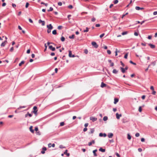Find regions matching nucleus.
I'll list each match as a JSON object with an SVG mask.
<instances>
[{
	"label": "nucleus",
	"mask_w": 157,
	"mask_h": 157,
	"mask_svg": "<svg viewBox=\"0 0 157 157\" xmlns=\"http://www.w3.org/2000/svg\"><path fill=\"white\" fill-rule=\"evenodd\" d=\"M68 7L70 9H72L73 7V6L71 5H70L69 6H68Z\"/></svg>",
	"instance_id": "a18cd8bd"
},
{
	"label": "nucleus",
	"mask_w": 157,
	"mask_h": 157,
	"mask_svg": "<svg viewBox=\"0 0 157 157\" xmlns=\"http://www.w3.org/2000/svg\"><path fill=\"white\" fill-rule=\"evenodd\" d=\"M12 6L13 8L15 7L16 6V4L14 3L12 4Z\"/></svg>",
	"instance_id": "e2e57ef3"
},
{
	"label": "nucleus",
	"mask_w": 157,
	"mask_h": 157,
	"mask_svg": "<svg viewBox=\"0 0 157 157\" xmlns=\"http://www.w3.org/2000/svg\"><path fill=\"white\" fill-rule=\"evenodd\" d=\"M156 63V61H154V62H152L151 63V64L153 65V66H154L155 65Z\"/></svg>",
	"instance_id": "7c9ffc66"
},
{
	"label": "nucleus",
	"mask_w": 157,
	"mask_h": 157,
	"mask_svg": "<svg viewBox=\"0 0 157 157\" xmlns=\"http://www.w3.org/2000/svg\"><path fill=\"white\" fill-rule=\"evenodd\" d=\"M37 107L36 106H35L33 108V109L34 110L33 111V113L35 114H36L37 112Z\"/></svg>",
	"instance_id": "f03ea898"
},
{
	"label": "nucleus",
	"mask_w": 157,
	"mask_h": 157,
	"mask_svg": "<svg viewBox=\"0 0 157 157\" xmlns=\"http://www.w3.org/2000/svg\"><path fill=\"white\" fill-rule=\"evenodd\" d=\"M94 132V128H91L90 132H89V133H93Z\"/></svg>",
	"instance_id": "4be33fe9"
},
{
	"label": "nucleus",
	"mask_w": 157,
	"mask_h": 157,
	"mask_svg": "<svg viewBox=\"0 0 157 157\" xmlns=\"http://www.w3.org/2000/svg\"><path fill=\"white\" fill-rule=\"evenodd\" d=\"M118 71L116 69H114L113 71V73L114 74H117V73Z\"/></svg>",
	"instance_id": "412c9836"
},
{
	"label": "nucleus",
	"mask_w": 157,
	"mask_h": 157,
	"mask_svg": "<svg viewBox=\"0 0 157 157\" xmlns=\"http://www.w3.org/2000/svg\"><path fill=\"white\" fill-rule=\"evenodd\" d=\"M13 47H12L10 49V51L11 52H12L13 51Z\"/></svg>",
	"instance_id": "4d7b16f0"
},
{
	"label": "nucleus",
	"mask_w": 157,
	"mask_h": 157,
	"mask_svg": "<svg viewBox=\"0 0 157 157\" xmlns=\"http://www.w3.org/2000/svg\"><path fill=\"white\" fill-rule=\"evenodd\" d=\"M69 56L70 57H75L74 55L72 54V52L71 51H69Z\"/></svg>",
	"instance_id": "7ed1b4c3"
},
{
	"label": "nucleus",
	"mask_w": 157,
	"mask_h": 157,
	"mask_svg": "<svg viewBox=\"0 0 157 157\" xmlns=\"http://www.w3.org/2000/svg\"><path fill=\"white\" fill-rule=\"evenodd\" d=\"M47 150V148L45 147H44L42 148V151H41V153L42 154L45 153V151Z\"/></svg>",
	"instance_id": "20e7f679"
},
{
	"label": "nucleus",
	"mask_w": 157,
	"mask_h": 157,
	"mask_svg": "<svg viewBox=\"0 0 157 157\" xmlns=\"http://www.w3.org/2000/svg\"><path fill=\"white\" fill-rule=\"evenodd\" d=\"M106 86V84L104 83L103 82H102L101 83V87L102 88H103L104 87H105Z\"/></svg>",
	"instance_id": "4468645a"
},
{
	"label": "nucleus",
	"mask_w": 157,
	"mask_h": 157,
	"mask_svg": "<svg viewBox=\"0 0 157 157\" xmlns=\"http://www.w3.org/2000/svg\"><path fill=\"white\" fill-rule=\"evenodd\" d=\"M107 136L106 134L105 133H100L99 134V136L100 137L104 136L105 137Z\"/></svg>",
	"instance_id": "6e6552de"
},
{
	"label": "nucleus",
	"mask_w": 157,
	"mask_h": 157,
	"mask_svg": "<svg viewBox=\"0 0 157 157\" xmlns=\"http://www.w3.org/2000/svg\"><path fill=\"white\" fill-rule=\"evenodd\" d=\"M118 0H115L113 1V3L114 4H117L118 3Z\"/></svg>",
	"instance_id": "e433bc0d"
},
{
	"label": "nucleus",
	"mask_w": 157,
	"mask_h": 157,
	"mask_svg": "<svg viewBox=\"0 0 157 157\" xmlns=\"http://www.w3.org/2000/svg\"><path fill=\"white\" fill-rule=\"evenodd\" d=\"M58 4L59 6H61L62 5V3L61 2H58Z\"/></svg>",
	"instance_id": "5fc2aeb1"
},
{
	"label": "nucleus",
	"mask_w": 157,
	"mask_h": 157,
	"mask_svg": "<svg viewBox=\"0 0 157 157\" xmlns=\"http://www.w3.org/2000/svg\"><path fill=\"white\" fill-rule=\"evenodd\" d=\"M134 34L136 36H137L138 35V33L136 32H135L134 33Z\"/></svg>",
	"instance_id": "69168bd1"
},
{
	"label": "nucleus",
	"mask_w": 157,
	"mask_h": 157,
	"mask_svg": "<svg viewBox=\"0 0 157 157\" xmlns=\"http://www.w3.org/2000/svg\"><path fill=\"white\" fill-rule=\"evenodd\" d=\"M141 141L142 142H144L145 141V139L144 138H142L141 139Z\"/></svg>",
	"instance_id": "338daca9"
},
{
	"label": "nucleus",
	"mask_w": 157,
	"mask_h": 157,
	"mask_svg": "<svg viewBox=\"0 0 157 157\" xmlns=\"http://www.w3.org/2000/svg\"><path fill=\"white\" fill-rule=\"evenodd\" d=\"M71 16V15L69 14L67 16V18L69 20L70 19V17Z\"/></svg>",
	"instance_id": "6e6d98bb"
},
{
	"label": "nucleus",
	"mask_w": 157,
	"mask_h": 157,
	"mask_svg": "<svg viewBox=\"0 0 157 157\" xmlns=\"http://www.w3.org/2000/svg\"><path fill=\"white\" fill-rule=\"evenodd\" d=\"M120 63L123 66V67H124V63H123V62L122 61H121Z\"/></svg>",
	"instance_id": "bf43d9fd"
},
{
	"label": "nucleus",
	"mask_w": 157,
	"mask_h": 157,
	"mask_svg": "<svg viewBox=\"0 0 157 157\" xmlns=\"http://www.w3.org/2000/svg\"><path fill=\"white\" fill-rule=\"evenodd\" d=\"M120 69L121 70V72L123 73H124L125 72V69L122 67H120Z\"/></svg>",
	"instance_id": "f3484780"
},
{
	"label": "nucleus",
	"mask_w": 157,
	"mask_h": 157,
	"mask_svg": "<svg viewBox=\"0 0 157 157\" xmlns=\"http://www.w3.org/2000/svg\"><path fill=\"white\" fill-rule=\"evenodd\" d=\"M88 125V123H86L84 124V126L86 128Z\"/></svg>",
	"instance_id": "0e129e2a"
},
{
	"label": "nucleus",
	"mask_w": 157,
	"mask_h": 157,
	"mask_svg": "<svg viewBox=\"0 0 157 157\" xmlns=\"http://www.w3.org/2000/svg\"><path fill=\"white\" fill-rule=\"evenodd\" d=\"M128 14V13H127L125 14H123L122 15V17L121 18H123L125 15H127Z\"/></svg>",
	"instance_id": "603ef678"
},
{
	"label": "nucleus",
	"mask_w": 157,
	"mask_h": 157,
	"mask_svg": "<svg viewBox=\"0 0 157 157\" xmlns=\"http://www.w3.org/2000/svg\"><path fill=\"white\" fill-rule=\"evenodd\" d=\"M153 14L154 15H156L157 14V11H155L153 12Z\"/></svg>",
	"instance_id": "774afa93"
},
{
	"label": "nucleus",
	"mask_w": 157,
	"mask_h": 157,
	"mask_svg": "<svg viewBox=\"0 0 157 157\" xmlns=\"http://www.w3.org/2000/svg\"><path fill=\"white\" fill-rule=\"evenodd\" d=\"M151 37H152L151 36V35L148 36V39L149 40H151Z\"/></svg>",
	"instance_id": "13d9d810"
},
{
	"label": "nucleus",
	"mask_w": 157,
	"mask_h": 157,
	"mask_svg": "<svg viewBox=\"0 0 157 157\" xmlns=\"http://www.w3.org/2000/svg\"><path fill=\"white\" fill-rule=\"evenodd\" d=\"M63 28V26L61 25H60L58 26V29L59 30L61 29L62 28Z\"/></svg>",
	"instance_id": "c9c22d12"
},
{
	"label": "nucleus",
	"mask_w": 157,
	"mask_h": 157,
	"mask_svg": "<svg viewBox=\"0 0 157 157\" xmlns=\"http://www.w3.org/2000/svg\"><path fill=\"white\" fill-rule=\"evenodd\" d=\"M52 33L53 35H56L57 34V32L56 30H54L52 32Z\"/></svg>",
	"instance_id": "bb28decb"
},
{
	"label": "nucleus",
	"mask_w": 157,
	"mask_h": 157,
	"mask_svg": "<svg viewBox=\"0 0 157 157\" xmlns=\"http://www.w3.org/2000/svg\"><path fill=\"white\" fill-rule=\"evenodd\" d=\"M97 151V149H95L93 151V152L94 154V156H97V154L96 153V152Z\"/></svg>",
	"instance_id": "2eb2a0df"
},
{
	"label": "nucleus",
	"mask_w": 157,
	"mask_h": 157,
	"mask_svg": "<svg viewBox=\"0 0 157 157\" xmlns=\"http://www.w3.org/2000/svg\"><path fill=\"white\" fill-rule=\"evenodd\" d=\"M91 44L95 48H97L98 47V45L95 42H92L91 43Z\"/></svg>",
	"instance_id": "f257e3e1"
},
{
	"label": "nucleus",
	"mask_w": 157,
	"mask_h": 157,
	"mask_svg": "<svg viewBox=\"0 0 157 157\" xmlns=\"http://www.w3.org/2000/svg\"><path fill=\"white\" fill-rule=\"evenodd\" d=\"M29 129L33 133L34 132V130L33 129V126H31L29 128Z\"/></svg>",
	"instance_id": "b1692460"
},
{
	"label": "nucleus",
	"mask_w": 157,
	"mask_h": 157,
	"mask_svg": "<svg viewBox=\"0 0 157 157\" xmlns=\"http://www.w3.org/2000/svg\"><path fill=\"white\" fill-rule=\"evenodd\" d=\"M108 120V117L107 116H105L103 118V120L104 121H106Z\"/></svg>",
	"instance_id": "cd10ccee"
},
{
	"label": "nucleus",
	"mask_w": 157,
	"mask_h": 157,
	"mask_svg": "<svg viewBox=\"0 0 157 157\" xmlns=\"http://www.w3.org/2000/svg\"><path fill=\"white\" fill-rule=\"evenodd\" d=\"M127 33H128L127 32L125 31V32H123V33H122V35H124L127 34Z\"/></svg>",
	"instance_id": "f704fd0d"
},
{
	"label": "nucleus",
	"mask_w": 157,
	"mask_h": 157,
	"mask_svg": "<svg viewBox=\"0 0 157 157\" xmlns=\"http://www.w3.org/2000/svg\"><path fill=\"white\" fill-rule=\"evenodd\" d=\"M44 47H45V49H44V52H45L46 50L47 49V45H46V44H44Z\"/></svg>",
	"instance_id": "37998d69"
},
{
	"label": "nucleus",
	"mask_w": 157,
	"mask_h": 157,
	"mask_svg": "<svg viewBox=\"0 0 157 157\" xmlns=\"http://www.w3.org/2000/svg\"><path fill=\"white\" fill-rule=\"evenodd\" d=\"M99 151H101L102 152H105V149H103L101 147L99 149Z\"/></svg>",
	"instance_id": "aec40b11"
},
{
	"label": "nucleus",
	"mask_w": 157,
	"mask_h": 157,
	"mask_svg": "<svg viewBox=\"0 0 157 157\" xmlns=\"http://www.w3.org/2000/svg\"><path fill=\"white\" fill-rule=\"evenodd\" d=\"M26 107L25 106H20L19 108H17V109H21V108H25Z\"/></svg>",
	"instance_id": "c85d7f7f"
},
{
	"label": "nucleus",
	"mask_w": 157,
	"mask_h": 157,
	"mask_svg": "<svg viewBox=\"0 0 157 157\" xmlns=\"http://www.w3.org/2000/svg\"><path fill=\"white\" fill-rule=\"evenodd\" d=\"M119 52V51H118L117 49L116 48V51H115V56H117V52Z\"/></svg>",
	"instance_id": "58836bf2"
},
{
	"label": "nucleus",
	"mask_w": 157,
	"mask_h": 157,
	"mask_svg": "<svg viewBox=\"0 0 157 157\" xmlns=\"http://www.w3.org/2000/svg\"><path fill=\"white\" fill-rule=\"evenodd\" d=\"M140 136V134L139 133H136L135 134V136L136 137H138Z\"/></svg>",
	"instance_id": "09e8293b"
},
{
	"label": "nucleus",
	"mask_w": 157,
	"mask_h": 157,
	"mask_svg": "<svg viewBox=\"0 0 157 157\" xmlns=\"http://www.w3.org/2000/svg\"><path fill=\"white\" fill-rule=\"evenodd\" d=\"M38 22H39V23H42V26L44 25L45 24V21H43L41 20V19H40L39 20Z\"/></svg>",
	"instance_id": "423d86ee"
},
{
	"label": "nucleus",
	"mask_w": 157,
	"mask_h": 157,
	"mask_svg": "<svg viewBox=\"0 0 157 157\" xmlns=\"http://www.w3.org/2000/svg\"><path fill=\"white\" fill-rule=\"evenodd\" d=\"M95 143L94 140H92L91 142H90L88 143V145L90 146L92 145V144H94Z\"/></svg>",
	"instance_id": "dca6fc26"
},
{
	"label": "nucleus",
	"mask_w": 157,
	"mask_h": 157,
	"mask_svg": "<svg viewBox=\"0 0 157 157\" xmlns=\"http://www.w3.org/2000/svg\"><path fill=\"white\" fill-rule=\"evenodd\" d=\"M89 29V28H88V27H86V29H85V30H84L83 31V32H84V33L87 32H88Z\"/></svg>",
	"instance_id": "5701e85b"
},
{
	"label": "nucleus",
	"mask_w": 157,
	"mask_h": 157,
	"mask_svg": "<svg viewBox=\"0 0 157 157\" xmlns=\"http://www.w3.org/2000/svg\"><path fill=\"white\" fill-rule=\"evenodd\" d=\"M90 119L93 122H94L97 120V118L95 117H90Z\"/></svg>",
	"instance_id": "39448f33"
},
{
	"label": "nucleus",
	"mask_w": 157,
	"mask_h": 157,
	"mask_svg": "<svg viewBox=\"0 0 157 157\" xmlns=\"http://www.w3.org/2000/svg\"><path fill=\"white\" fill-rule=\"evenodd\" d=\"M135 9L137 10H142L144 9V8H141L139 6H136L135 7Z\"/></svg>",
	"instance_id": "f8f14e48"
},
{
	"label": "nucleus",
	"mask_w": 157,
	"mask_h": 157,
	"mask_svg": "<svg viewBox=\"0 0 157 157\" xmlns=\"http://www.w3.org/2000/svg\"><path fill=\"white\" fill-rule=\"evenodd\" d=\"M75 36L74 34H73L71 36H69V38L70 39H74V38Z\"/></svg>",
	"instance_id": "393cba45"
},
{
	"label": "nucleus",
	"mask_w": 157,
	"mask_h": 157,
	"mask_svg": "<svg viewBox=\"0 0 157 157\" xmlns=\"http://www.w3.org/2000/svg\"><path fill=\"white\" fill-rule=\"evenodd\" d=\"M59 147L60 148H65V147H64L63 145H61L59 146Z\"/></svg>",
	"instance_id": "864d4df0"
},
{
	"label": "nucleus",
	"mask_w": 157,
	"mask_h": 157,
	"mask_svg": "<svg viewBox=\"0 0 157 157\" xmlns=\"http://www.w3.org/2000/svg\"><path fill=\"white\" fill-rule=\"evenodd\" d=\"M139 111L140 112H141L142 111V109L141 106H140L139 107Z\"/></svg>",
	"instance_id": "49530a36"
},
{
	"label": "nucleus",
	"mask_w": 157,
	"mask_h": 157,
	"mask_svg": "<svg viewBox=\"0 0 157 157\" xmlns=\"http://www.w3.org/2000/svg\"><path fill=\"white\" fill-rule=\"evenodd\" d=\"M53 10V8L52 7H50L49 8V9L48 10V12H49V11H52Z\"/></svg>",
	"instance_id": "4c0bfd02"
},
{
	"label": "nucleus",
	"mask_w": 157,
	"mask_h": 157,
	"mask_svg": "<svg viewBox=\"0 0 157 157\" xmlns=\"http://www.w3.org/2000/svg\"><path fill=\"white\" fill-rule=\"evenodd\" d=\"M107 136L109 138H111L113 136V134L112 133H108Z\"/></svg>",
	"instance_id": "9d476101"
},
{
	"label": "nucleus",
	"mask_w": 157,
	"mask_h": 157,
	"mask_svg": "<svg viewBox=\"0 0 157 157\" xmlns=\"http://www.w3.org/2000/svg\"><path fill=\"white\" fill-rule=\"evenodd\" d=\"M121 114H119L118 113L116 114V118L117 119H119L120 117H121Z\"/></svg>",
	"instance_id": "9b49d317"
},
{
	"label": "nucleus",
	"mask_w": 157,
	"mask_h": 157,
	"mask_svg": "<svg viewBox=\"0 0 157 157\" xmlns=\"http://www.w3.org/2000/svg\"><path fill=\"white\" fill-rule=\"evenodd\" d=\"M64 125V123L62 122L60 123V126H63Z\"/></svg>",
	"instance_id": "72a5a7b5"
},
{
	"label": "nucleus",
	"mask_w": 157,
	"mask_h": 157,
	"mask_svg": "<svg viewBox=\"0 0 157 157\" xmlns=\"http://www.w3.org/2000/svg\"><path fill=\"white\" fill-rule=\"evenodd\" d=\"M96 20V19L93 17L92 19H91V21H92V22H94Z\"/></svg>",
	"instance_id": "de8ad7c7"
},
{
	"label": "nucleus",
	"mask_w": 157,
	"mask_h": 157,
	"mask_svg": "<svg viewBox=\"0 0 157 157\" xmlns=\"http://www.w3.org/2000/svg\"><path fill=\"white\" fill-rule=\"evenodd\" d=\"M29 5V4L28 2H27L26 3V5H25V8H27Z\"/></svg>",
	"instance_id": "79ce46f5"
},
{
	"label": "nucleus",
	"mask_w": 157,
	"mask_h": 157,
	"mask_svg": "<svg viewBox=\"0 0 157 157\" xmlns=\"http://www.w3.org/2000/svg\"><path fill=\"white\" fill-rule=\"evenodd\" d=\"M150 89L152 90H154V87L153 86H151V87H150Z\"/></svg>",
	"instance_id": "052dcab7"
},
{
	"label": "nucleus",
	"mask_w": 157,
	"mask_h": 157,
	"mask_svg": "<svg viewBox=\"0 0 157 157\" xmlns=\"http://www.w3.org/2000/svg\"><path fill=\"white\" fill-rule=\"evenodd\" d=\"M129 62L131 63V64H133V65H136V63H134L133 62L132 60H130V61H129Z\"/></svg>",
	"instance_id": "a19ab883"
},
{
	"label": "nucleus",
	"mask_w": 157,
	"mask_h": 157,
	"mask_svg": "<svg viewBox=\"0 0 157 157\" xmlns=\"http://www.w3.org/2000/svg\"><path fill=\"white\" fill-rule=\"evenodd\" d=\"M148 44L152 49L154 48H155V45L152 44Z\"/></svg>",
	"instance_id": "ddd939ff"
},
{
	"label": "nucleus",
	"mask_w": 157,
	"mask_h": 157,
	"mask_svg": "<svg viewBox=\"0 0 157 157\" xmlns=\"http://www.w3.org/2000/svg\"><path fill=\"white\" fill-rule=\"evenodd\" d=\"M5 45L6 44L4 42H3L1 44V47H4Z\"/></svg>",
	"instance_id": "ea45409f"
},
{
	"label": "nucleus",
	"mask_w": 157,
	"mask_h": 157,
	"mask_svg": "<svg viewBox=\"0 0 157 157\" xmlns=\"http://www.w3.org/2000/svg\"><path fill=\"white\" fill-rule=\"evenodd\" d=\"M88 51L87 49H86L84 50V53L86 54H87L88 53Z\"/></svg>",
	"instance_id": "c756f323"
},
{
	"label": "nucleus",
	"mask_w": 157,
	"mask_h": 157,
	"mask_svg": "<svg viewBox=\"0 0 157 157\" xmlns=\"http://www.w3.org/2000/svg\"><path fill=\"white\" fill-rule=\"evenodd\" d=\"M47 28L49 29H52L53 28V27L51 24L48 25L47 26Z\"/></svg>",
	"instance_id": "0eeeda50"
},
{
	"label": "nucleus",
	"mask_w": 157,
	"mask_h": 157,
	"mask_svg": "<svg viewBox=\"0 0 157 157\" xmlns=\"http://www.w3.org/2000/svg\"><path fill=\"white\" fill-rule=\"evenodd\" d=\"M105 35V33H103L102 34H101L100 36V38H102Z\"/></svg>",
	"instance_id": "c03bdc74"
},
{
	"label": "nucleus",
	"mask_w": 157,
	"mask_h": 157,
	"mask_svg": "<svg viewBox=\"0 0 157 157\" xmlns=\"http://www.w3.org/2000/svg\"><path fill=\"white\" fill-rule=\"evenodd\" d=\"M119 101V100L118 98H114V104H116Z\"/></svg>",
	"instance_id": "6ab92c4d"
},
{
	"label": "nucleus",
	"mask_w": 157,
	"mask_h": 157,
	"mask_svg": "<svg viewBox=\"0 0 157 157\" xmlns=\"http://www.w3.org/2000/svg\"><path fill=\"white\" fill-rule=\"evenodd\" d=\"M107 53L109 54H110L111 53V52L110 50H107Z\"/></svg>",
	"instance_id": "3c124183"
},
{
	"label": "nucleus",
	"mask_w": 157,
	"mask_h": 157,
	"mask_svg": "<svg viewBox=\"0 0 157 157\" xmlns=\"http://www.w3.org/2000/svg\"><path fill=\"white\" fill-rule=\"evenodd\" d=\"M65 40V38L63 36H62L61 38V41L62 42H63Z\"/></svg>",
	"instance_id": "473e14b6"
},
{
	"label": "nucleus",
	"mask_w": 157,
	"mask_h": 157,
	"mask_svg": "<svg viewBox=\"0 0 157 157\" xmlns=\"http://www.w3.org/2000/svg\"><path fill=\"white\" fill-rule=\"evenodd\" d=\"M67 150H66L64 152L63 154L65 155H66L67 156H70V154L69 153H67Z\"/></svg>",
	"instance_id": "a211bd4d"
},
{
	"label": "nucleus",
	"mask_w": 157,
	"mask_h": 157,
	"mask_svg": "<svg viewBox=\"0 0 157 157\" xmlns=\"http://www.w3.org/2000/svg\"><path fill=\"white\" fill-rule=\"evenodd\" d=\"M128 56V53L126 54L124 56V58L125 59H127Z\"/></svg>",
	"instance_id": "8fccbe9b"
},
{
	"label": "nucleus",
	"mask_w": 157,
	"mask_h": 157,
	"mask_svg": "<svg viewBox=\"0 0 157 157\" xmlns=\"http://www.w3.org/2000/svg\"><path fill=\"white\" fill-rule=\"evenodd\" d=\"M30 50L29 49H28L27 51V52H26V53H27V54H29L30 53Z\"/></svg>",
	"instance_id": "680f3d73"
},
{
	"label": "nucleus",
	"mask_w": 157,
	"mask_h": 157,
	"mask_svg": "<svg viewBox=\"0 0 157 157\" xmlns=\"http://www.w3.org/2000/svg\"><path fill=\"white\" fill-rule=\"evenodd\" d=\"M24 63H25L24 61H22L20 63H19V66H21V65L22 64H24Z\"/></svg>",
	"instance_id": "2f4dec72"
},
{
	"label": "nucleus",
	"mask_w": 157,
	"mask_h": 157,
	"mask_svg": "<svg viewBox=\"0 0 157 157\" xmlns=\"http://www.w3.org/2000/svg\"><path fill=\"white\" fill-rule=\"evenodd\" d=\"M127 138L129 140H130L131 139V137L129 134H128L127 135Z\"/></svg>",
	"instance_id": "a878e982"
},
{
	"label": "nucleus",
	"mask_w": 157,
	"mask_h": 157,
	"mask_svg": "<svg viewBox=\"0 0 157 157\" xmlns=\"http://www.w3.org/2000/svg\"><path fill=\"white\" fill-rule=\"evenodd\" d=\"M49 48L50 50H51L53 51H54L55 50V48L54 47H53L52 45H49Z\"/></svg>",
	"instance_id": "1a4fd4ad"
}]
</instances>
